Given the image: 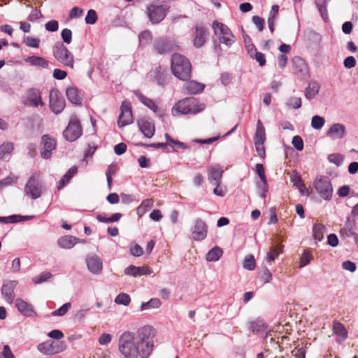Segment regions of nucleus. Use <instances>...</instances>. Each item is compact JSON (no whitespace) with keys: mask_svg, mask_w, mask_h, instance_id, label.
I'll return each mask as SVG.
<instances>
[{"mask_svg":"<svg viewBox=\"0 0 358 358\" xmlns=\"http://www.w3.org/2000/svg\"><path fill=\"white\" fill-rule=\"evenodd\" d=\"M155 329L149 325L138 329L136 335L123 332L119 337L118 350L124 358H148L153 351Z\"/></svg>","mask_w":358,"mask_h":358,"instance_id":"nucleus-1","label":"nucleus"},{"mask_svg":"<svg viewBox=\"0 0 358 358\" xmlns=\"http://www.w3.org/2000/svg\"><path fill=\"white\" fill-rule=\"evenodd\" d=\"M172 73L181 80H190L192 77V64L184 55L174 53L171 59Z\"/></svg>","mask_w":358,"mask_h":358,"instance_id":"nucleus-2","label":"nucleus"},{"mask_svg":"<svg viewBox=\"0 0 358 358\" xmlns=\"http://www.w3.org/2000/svg\"><path fill=\"white\" fill-rule=\"evenodd\" d=\"M205 109L203 103H199L194 97L185 98L178 101L172 108L171 113L173 116L179 115H195Z\"/></svg>","mask_w":358,"mask_h":358,"instance_id":"nucleus-3","label":"nucleus"},{"mask_svg":"<svg viewBox=\"0 0 358 358\" xmlns=\"http://www.w3.org/2000/svg\"><path fill=\"white\" fill-rule=\"evenodd\" d=\"M212 27L221 43L230 48L236 42V36L226 24L215 20Z\"/></svg>","mask_w":358,"mask_h":358,"instance_id":"nucleus-4","label":"nucleus"},{"mask_svg":"<svg viewBox=\"0 0 358 358\" xmlns=\"http://www.w3.org/2000/svg\"><path fill=\"white\" fill-rule=\"evenodd\" d=\"M52 54L56 60L64 66L73 69L74 56L63 43H57L54 45Z\"/></svg>","mask_w":358,"mask_h":358,"instance_id":"nucleus-5","label":"nucleus"},{"mask_svg":"<svg viewBox=\"0 0 358 358\" xmlns=\"http://www.w3.org/2000/svg\"><path fill=\"white\" fill-rule=\"evenodd\" d=\"M83 134V128L78 117L73 115H71L69 124L63 131V136L69 141L73 142L77 140Z\"/></svg>","mask_w":358,"mask_h":358,"instance_id":"nucleus-6","label":"nucleus"},{"mask_svg":"<svg viewBox=\"0 0 358 358\" xmlns=\"http://www.w3.org/2000/svg\"><path fill=\"white\" fill-rule=\"evenodd\" d=\"M42 184L39 176L34 173L30 176L24 187V192L33 199H36L42 195Z\"/></svg>","mask_w":358,"mask_h":358,"instance_id":"nucleus-7","label":"nucleus"},{"mask_svg":"<svg viewBox=\"0 0 358 358\" xmlns=\"http://www.w3.org/2000/svg\"><path fill=\"white\" fill-rule=\"evenodd\" d=\"M49 106L51 111L56 115L61 113L66 106V101L62 93L56 88L50 91Z\"/></svg>","mask_w":358,"mask_h":358,"instance_id":"nucleus-8","label":"nucleus"},{"mask_svg":"<svg viewBox=\"0 0 358 358\" xmlns=\"http://www.w3.org/2000/svg\"><path fill=\"white\" fill-rule=\"evenodd\" d=\"M168 8L164 5L150 4L147 7V13L152 24L161 22L166 16Z\"/></svg>","mask_w":358,"mask_h":358,"instance_id":"nucleus-9","label":"nucleus"},{"mask_svg":"<svg viewBox=\"0 0 358 358\" xmlns=\"http://www.w3.org/2000/svg\"><path fill=\"white\" fill-rule=\"evenodd\" d=\"M134 117L130 101L124 100L120 106V114L117 120V125L120 128L132 124Z\"/></svg>","mask_w":358,"mask_h":358,"instance_id":"nucleus-10","label":"nucleus"},{"mask_svg":"<svg viewBox=\"0 0 358 358\" xmlns=\"http://www.w3.org/2000/svg\"><path fill=\"white\" fill-rule=\"evenodd\" d=\"M208 227L201 218H196L191 228L192 238L195 241H202L208 235Z\"/></svg>","mask_w":358,"mask_h":358,"instance_id":"nucleus-11","label":"nucleus"},{"mask_svg":"<svg viewBox=\"0 0 358 358\" xmlns=\"http://www.w3.org/2000/svg\"><path fill=\"white\" fill-rule=\"evenodd\" d=\"M22 103L24 106L33 108L43 106L45 104L42 101L41 93L39 90L30 88L22 97Z\"/></svg>","mask_w":358,"mask_h":358,"instance_id":"nucleus-12","label":"nucleus"},{"mask_svg":"<svg viewBox=\"0 0 358 358\" xmlns=\"http://www.w3.org/2000/svg\"><path fill=\"white\" fill-rule=\"evenodd\" d=\"M314 187L320 196L325 200H330L332 197L333 187L331 182L324 178L315 181Z\"/></svg>","mask_w":358,"mask_h":358,"instance_id":"nucleus-13","label":"nucleus"},{"mask_svg":"<svg viewBox=\"0 0 358 358\" xmlns=\"http://www.w3.org/2000/svg\"><path fill=\"white\" fill-rule=\"evenodd\" d=\"M208 36L209 31L206 27L201 24H196L193 32V45L196 48L203 47L206 43Z\"/></svg>","mask_w":358,"mask_h":358,"instance_id":"nucleus-14","label":"nucleus"},{"mask_svg":"<svg viewBox=\"0 0 358 358\" xmlns=\"http://www.w3.org/2000/svg\"><path fill=\"white\" fill-rule=\"evenodd\" d=\"M41 156L42 158L48 159L52 156V152L57 146L56 140L48 134H45L41 137Z\"/></svg>","mask_w":358,"mask_h":358,"instance_id":"nucleus-15","label":"nucleus"},{"mask_svg":"<svg viewBox=\"0 0 358 358\" xmlns=\"http://www.w3.org/2000/svg\"><path fill=\"white\" fill-rule=\"evenodd\" d=\"M139 130L145 137L150 138L155 133V126L153 121L148 117H143L137 120Z\"/></svg>","mask_w":358,"mask_h":358,"instance_id":"nucleus-16","label":"nucleus"},{"mask_svg":"<svg viewBox=\"0 0 358 358\" xmlns=\"http://www.w3.org/2000/svg\"><path fill=\"white\" fill-rule=\"evenodd\" d=\"M153 48L159 55H165L173 51L174 45L170 40L166 38H158L155 39Z\"/></svg>","mask_w":358,"mask_h":358,"instance_id":"nucleus-17","label":"nucleus"},{"mask_svg":"<svg viewBox=\"0 0 358 358\" xmlns=\"http://www.w3.org/2000/svg\"><path fill=\"white\" fill-rule=\"evenodd\" d=\"M224 171L219 164H215L208 168V176L210 183L215 186H220Z\"/></svg>","mask_w":358,"mask_h":358,"instance_id":"nucleus-18","label":"nucleus"},{"mask_svg":"<svg viewBox=\"0 0 358 358\" xmlns=\"http://www.w3.org/2000/svg\"><path fill=\"white\" fill-rule=\"evenodd\" d=\"M17 285V280H6L1 287V294L5 300L10 304H12L14 301V290Z\"/></svg>","mask_w":358,"mask_h":358,"instance_id":"nucleus-19","label":"nucleus"},{"mask_svg":"<svg viewBox=\"0 0 358 358\" xmlns=\"http://www.w3.org/2000/svg\"><path fill=\"white\" fill-rule=\"evenodd\" d=\"M86 263L89 271L94 274H99L102 271L103 262L101 259L96 255L88 257Z\"/></svg>","mask_w":358,"mask_h":358,"instance_id":"nucleus-20","label":"nucleus"},{"mask_svg":"<svg viewBox=\"0 0 358 358\" xmlns=\"http://www.w3.org/2000/svg\"><path fill=\"white\" fill-rule=\"evenodd\" d=\"M153 270L149 266H135L130 265L124 270V273L127 275L138 277L145 275H151Z\"/></svg>","mask_w":358,"mask_h":358,"instance_id":"nucleus-21","label":"nucleus"},{"mask_svg":"<svg viewBox=\"0 0 358 358\" xmlns=\"http://www.w3.org/2000/svg\"><path fill=\"white\" fill-rule=\"evenodd\" d=\"M345 127L341 123L334 124L326 132V136H330L333 139H342L345 136Z\"/></svg>","mask_w":358,"mask_h":358,"instance_id":"nucleus-22","label":"nucleus"},{"mask_svg":"<svg viewBox=\"0 0 358 358\" xmlns=\"http://www.w3.org/2000/svg\"><path fill=\"white\" fill-rule=\"evenodd\" d=\"M15 306L18 311L26 317H32L36 315L32 306L22 299L18 298L15 300Z\"/></svg>","mask_w":358,"mask_h":358,"instance_id":"nucleus-23","label":"nucleus"},{"mask_svg":"<svg viewBox=\"0 0 358 358\" xmlns=\"http://www.w3.org/2000/svg\"><path fill=\"white\" fill-rule=\"evenodd\" d=\"M184 89L187 94H196L203 91L205 85L194 80H186Z\"/></svg>","mask_w":358,"mask_h":358,"instance_id":"nucleus-24","label":"nucleus"},{"mask_svg":"<svg viewBox=\"0 0 358 358\" xmlns=\"http://www.w3.org/2000/svg\"><path fill=\"white\" fill-rule=\"evenodd\" d=\"M135 96L138 98V99L146 107L150 108L152 111H153L155 114H157L159 112V108L155 102L143 95L139 90H135L134 92Z\"/></svg>","mask_w":358,"mask_h":358,"instance_id":"nucleus-25","label":"nucleus"},{"mask_svg":"<svg viewBox=\"0 0 358 358\" xmlns=\"http://www.w3.org/2000/svg\"><path fill=\"white\" fill-rule=\"evenodd\" d=\"M25 62L31 66L48 69L49 66V62L44 57L39 56H29L25 59Z\"/></svg>","mask_w":358,"mask_h":358,"instance_id":"nucleus-26","label":"nucleus"},{"mask_svg":"<svg viewBox=\"0 0 358 358\" xmlns=\"http://www.w3.org/2000/svg\"><path fill=\"white\" fill-rule=\"evenodd\" d=\"M78 238L72 236L66 235L59 238L57 243L62 248L71 249L78 243Z\"/></svg>","mask_w":358,"mask_h":358,"instance_id":"nucleus-27","label":"nucleus"},{"mask_svg":"<svg viewBox=\"0 0 358 358\" xmlns=\"http://www.w3.org/2000/svg\"><path fill=\"white\" fill-rule=\"evenodd\" d=\"M249 328L254 334H259L266 331L268 326L262 320L257 319L250 322Z\"/></svg>","mask_w":358,"mask_h":358,"instance_id":"nucleus-28","label":"nucleus"},{"mask_svg":"<svg viewBox=\"0 0 358 358\" xmlns=\"http://www.w3.org/2000/svg\"><path fill=\"white\" fill-rule=\"evenodd\" d=\"M66 94L72 103L75 105H80L81 104V99L79 94V92L76 87H69L66 90Z\"/></svg>","mask_w":358,"mask_h":358,"instance_id":"nucleus-29","label":"nucleus"},{"mask_svg":"<svg viewBox=\"0 0 358 358\" xmlns=\"http://www.w3.org/2000/svg\"><path fill=\"white\" fill-rule=\"evenodd\" d=\"M165 138L168 146L171 147L174 151H177L179 149L186 150L189 148V146L184 143L172 138L169 134H165Z\"/></svg>","mask_w":358,"mask_h":358,"instance_id":"nucleus-30","label":"nucleus"},{"mask_svg":"<svg viewBox=\"0 0 358 358\" xmlns=\"http://www.w3.org/2000/svg\"><path fill=\"white\" fill-rule=\"evenodd\" d=\"M38 350L44 355H53L59 351L55 350L53 347V343L51 341L41 343L37 346Z\"/></svg>","mask_w":358,"mask_h":358,"instance_id":"nucleus-31","label":"nucleus"},{"mask_svg":"<svg viewBox=\"0 0 358 358\" xmlns=\"http://www.w3.org/2000/svg\"><path fill=\"white\" fill-rule=\"evenodd\" d=\"M254 141L259 143H265L266 141L265 128L260 120H258L257 123V129L254 137Z\"/></svg>","mask_w":358,"mask_h":358,"instance_id":"nucleus-32","label":"nucleus"},{"mask_svg":"<svg viewBox=\"0 0 358 358\" xmlns=\"http://www.w3.org/2000/svg\"><path fill=\"white\" fill-rule=\"evenodd\" d=\"M223 254V250L218 246H215L210 249L206 256V259L208 262H217L218 261Z\"/></svg>","mask_w":358,"mask_h":358,"instance_id":"nucleus-33","label":"nucleus"},{"mask_svg":"<svg viewBox=\"0 0 358 358\" xmlns=\"http://www.w3.org/2000/svg\"><path fill=\"white\" fill-rule=\"evenodd\" d=\"M155 78L158 85L164 86L167 82V73L166 69H162L161 66L155 70Z\"/></svg>","mask_w":358,"mask_h":358,"instance_id":"nucleus-34","label":"nucleus"},{"mask_svg":"<svg viewBox=\"0 0 358 358\" xmlns=\"http://www.w3.org/2000/svg\"><path fill=\"white\" fill-rule=\"evenodd\" d=\"M329 0H315L317 8L324 21L328 19L327 4Z\"/></svg>","mask_w":358,"mask_h":358,"instance_id":"nucleus-35","label":"nucleus"},{"mask_svg":"<svg viewBox=\"0 0 358 358\" xmlns=\"http://www.w3.org/2000/svg\"><path fill=\"white\" fill-rule=\"evenodd\" d=\"M152 39V35L150 31L145 30L140 33L138 36L139 45L144 48L149 45Z\"/></svg>","mask_w":358,"mask_h":358,"instance_id":"nucleus-36","label":"nucleus"},{"mask_svg":"<svg viewBox=\"0 0 358 358\" xmlns=\"http://www.w3.org/2000/svg\"><path fill=\"white\" fill-rule=\"evenodd\" d=\"M333 331L336 336L343 338H346L348 337V331L344 325L340 322L334 321L333 322Z\"/></svg>","mask_w":358,"mask_h":358,"instance_id":"nucleus-37","label":"nucleus"},{"mask_svg":"<svg viewBox=\"0 0 358 358\" xmlns=\"http://www.w3.org/2000/svg\"><path fill=\"white\" fill-rule=\"evenodd\" d=\"M320 91V86L317 83L309 84L305 90V96L308 99H313Z\"/></svg>","mask_w":358,"mask_h":358,"instance_id":"nucleus-38","label":"nucleus"},{"mask_svg":"<svg viewBox=\"0 0 358 358\" xmlns=\"http://www.w3.org/2000/svg\"><path fill=\"white\" fill-rule=\"evenodd\" d=\"M325 230V226L322 224H315L313 227V238L317 241H321L323 239V233Z\"/></svg>","mask_w":358,"mask_h":358,"instance_id":"nucleus-39","label":"nucleus"},{"mask_svg":"<svg viewBox=\"0 0 358 358\" xmlns=\"http://www.w3.org/2000/svg\"><path fill=\"white\" fill-rule=\"evenodd\" d=\"M162 303L157 298L151 299L148 302H143L141 306V310H148L151 308H157L161 306Z\"/></svg>","mask_w":358,"mask_h":358,"instance_id":"nucleus-40","label":"nucleus"},{"mask_svg":"<svg viewBox=\"0 0 358 358\" xmlns=\"http://www.w3.org/2000/svg\"><path fill=\"white\" fill-rule=\"evenodd\" d=\"M282 252V249L281 246H275L272 247L271 251L266 253V260L267 262H273L274 261L280 254Z\"/></svg>","mask_w":358,"mask_h":358,"instance_id":"nucleus-41","label":"nucleus"},{"mask_svg":"<svg viewBox=\"0 0 358 358\" xmlns=\"http://www.w3.org/2000/svg\"><path fill=\"white\" fill-rule=\"evenodd\" d=\"M243 266L248 271H253L256 266L255 257L252 255H247L243 262Z\"/></svg>","mask_w":358,"mask_h":358,"instance_id":"nucleus-42","label":"nucleus"},{"mask_svg":"<svg viewBox=\"0 0 358 358\" xmlns=\"http://www.w3.org/2000/svg\"><path fill=\"white\" fill-rule=\"evenodd\" d=\"M40 39L32 36H24L23 43L29 48H38L40 46Z\"/></svg>","mask_w":358,"mask_h":358,"instance_id":"nucleus-43","label":"nucleus"},{"mask_svg":"<svg viewBox=\"0 0 358 358\" xmlns=\"http://www.w3.org/2000/svg\"><path fill=\"white\" fill-rule=\"evenodd\" d=\"M325 123V120L323 117L319 115H315L311 120V127L317 130H319L323 127Z\"/></svg>","mask_w":358,"mask_h":358,"instance_id":"nucleus-44","label":"nucleus"},{"mask_svg":"<svg viewBox=\"0 0 358 358\" xmlns=\"http://www.w3.org/2000/svg\"><path fill=\"white\" fill-rule=\"evenodd\" d=\"M312 257L311 252L308 249L304 250L300 259V267L308 265L312 259Z\"/></svg>","mask_w":358,"mask_h":358,"instance_id":"nucleus-45","label":"nucleus"},{"mask_svg":"<svg viewBox=\"0 0 358 358\" xmlns=\"http://www.w3.org/2000/svg\"><path fill=\"white\" fill-rule=\"evenodd\" d=\"M13 148L14 147L12 143H3L1 145H0V159H2L6 155L12 152Z\"/></svg>","mask_w":358,"mask_h":358,"instance_id":"nucleus-46","label":"nucleus"},{"mask_svg":"<svg viewBox=\"0 0 358 358\" xmlns=\"http://www.w3.org/2000/svg\"><path fill=\"white\" fill-rule=\"evenodd\" d=\"M130 301L131 298L129 295L126 293L119 294L115 299V303H116L117 304H121L124 306H128Z\"/></svg>","mask_w":358,"mask_h":358,"instance_id":"nucleus-47","label":"nucleus"},{"mask_svg":"<svg viewBox=\"0 0 358 358\" xmlns=\"http://www.w3.org/2000/svg\"><path fill=\"white\" fill-rule=\"evenodd\" d=\"M286 105L289 108L298 109L301 107V99L294 96L290 97L287 100Z\"/></svg>","mask_w":358,"mask_h":358,"instance_id":"nucleus-48","label":"nucleus"},{"mask_svg":"<svg viewBox=\"0 0 358 358\" xmlns=\"http://www.w3.org/2000/svg\"><path fill=\"white\" fill-rule=\"evenodd\" d=\"M52 277V275L50 272H43L40 275L35 276L33 278V281L35 284H41L42 282L48 281L50 278Z\"/></svg>","mask_w":358,"mask_h":358,"instance_id":"nucleus-49","label":"nucleus"},{"mask_svg":"<svg viewBox=\"0 0 358 358\" xmlns=\"http://www.w3.org/2000/svg\"><path fill=\"white\" fill-rule=\"evenodd\" d=\"M97 19L98 17L96 12L93 9H90L87 11L85 20L86 24H94L97 21Z\"/></svg>","mask_w":358,"mask_h":358,"instance_id":"nucleus-50","label":"nucleus"},{"mask_svg":"<svg viewBox=\"0 0 358 358\" xmlns=\"http://www.w3.org/2000/svg\"><path fill=\"white\" fill-rule=\"evenodd\" d=\"M71 303H66L63 304L58 309L54 310L52 313V315L53 316H63L68 312V310L71 308Z\"/></svg>","mask_w":358,"mask_h":358,"instance_id":"nucleus-51","label":"nucleus"},{"mask_svg":"<svg viewBox=\"0 0 358 358\" xmlns=\"http://www.w3.org/2000/svg\"><path fill=\"white\" fill-rule=\"evenodd\" d=\"M328 160L329 162L334 164L337 166H339L343 164V157L341 154L339 153L331 154L328 156Z\"/></svg>","mask_w":358,"mask_h":358,"instance_id":"nucleus-52","label":"nucleus"},{"mask_svg":"<svg viewBox=\"0 0 358 358\" xmlns=\"http://www.w3.org/2000/svg\"><path fill=\"white\" fill-rule=\"evenodd\" d=\"M292 144L298 151H302L304 148L303 141L300 136H294L292 141Z\"/></svg>","mask_w":358,"mask_h":358,"instance_id":"nucleus-53","label":"nucleus"},{"mask_svg":"<svg viewBox=\"0 0 358 358\" xmlns=\"http://www.w3.org/2000/svg\"><path fill=\"white\" fill-rule=\"evenodd\" d=\"M61 37L63 43L70 44L72 41V31L71 29L65 28L61 32Z\"/></svg>","mask_w":358,"mask_h":358,"instance_id":"nucleus-54","label":"nucleus"},{"mask_svg":"<svg viewBox=\"0 0 358 358\" xmlns=\"http://www.w3.org/2000/svg\"><path fill=\"white\" fill-rule=\"evenodd\" d=\"M43 17V15L41 10L36 8L31 10L30 14L27 17V20L29 22H36L38 19Z\"/></svg>","mask_w":358,"mask_h":358,"instance_id":"nucleus-55","label":"nucleus"},{"mask_svg":"<svg viewBox=\"0 0 358 358\" xmlns=\"http://www.w3.org/2000/svg\"><path fill=\"white\" fill-rule=\"evenodd\" d=\"M272 273L267 268H264L260 274V279L264 282V283L270 282L272 280Z\"/></svg>","mask_w":358,"mask_h":358,"instance_id":"nucleus-56","label":"nucleus"},{"mask_svg":"<svg viewBox=\"0 0 358 358\" xmlns=\"http://www.w3.org/2000/svg\"><path fill=\"white\" fill-rule=\"evenodd\" d=\"M291 180L293 183V185L299 189L301 187H304V183L301 179V177L297 172H295L294 174L292 176Z\"/></svg>","mask_w":358,"mask_h":358,"instance_id":"nucleus-57","label":"nucleus"},{"mask_svg":"<svg viewBox=\"0 0 358 358\" xmlns=\"http://www.w3.org/2000/svg\"><path fill=\"white\" fill-rule=\"evenodd\" d=\"M83 9L75 6L72 8L69 12V18L75 19L80 17L83 15Z\"/></svg>","mask_w":358,"mask_h":358,"instance_id":"nucleus-58","label":"nucleus"},{"mask_svg":"<svg viewBox=\"0 0 358 358\" xmlns=\"http://www.w3.org/2000/svg\"><path fill=\"white\" fill-rule=\"evenodd\" d=\"M45 27L47 31L55 32L59 29V23L57 20H50L45 24Z\"/></svg>","mask_w":358,"mask_h":358,"instance_id":"nucleus-59","label":"nucleus"},{"mask_svg":"<svg viewBox=\"0 0 358 358\" xmlns=\"http://www.w3.org/2000/svg\"><path fill=\"white\" fill-rule=\"evenodd\" d=\"M255 172L260 178V181L266 180V176L263 164H257L255 166Z\"/></svg>","mask_w":358,"mask_h":358,"instance_id":"nucleus-60","label":"nucleus"},{"mask_svg":"<svg viewBox=\"0 0 358 358\" xmlns=\"http://www.w3.org/2000/svg\"><path fill=\"white\" fill-rule=\"evenodd\" d=\"M252 20L259 31L264 29L265 22L263 18L255 15L252 17Z\"/></svg>","mask_w":358,"mask_h":358,"instance_id":"nucleus-61","label":"nucleus"},{"mask_svg":"<svg viewBox=\"0 0 358 358\" xmlns=\"http://www.w3.org/2000/svg\"><path fill=\"white\" fill-rule=\"evenodd\" d=\"M264 143L255 142V149L261 158H264L266 156V150L264 145Z\"/></svg>","mask_w":358,"mask_h":358,"instance_id":"nucleus-62","label":"nucleus"},{"mask_svg":"<svg viewBox=\"0 0 358 358\" xmlns=\"http://www.w3.org/2000/svg\"><path fill=\"white\" fill-rule=\"evenodd\" d=\"M112 336L109 334H103L99 338V343L101 345H106L109 344L111 342Z\"/></svg>","mask_w":358,"mask_h":358,"instance_id":"nucleus-63","label":"nucleus"},{"mask_svg":"<svg viewBox=\"0 0 358 358\" xmlns=\"http://www.w3.org/2000/svg\"><path fill=\"white\" fill-rule=\"evenodd\" d=\"M130 253L134 257H140L143 254V248L138 244L130 248Z\"/></svg>","mask_w":358,"mask_h":358,"instance_id":"nucleus-64","label":"nucleus"}]
</instances>
